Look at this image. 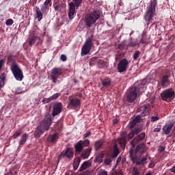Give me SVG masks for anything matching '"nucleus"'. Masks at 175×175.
I'll return each instance as SVG.
<instances>
[{
	"label": "nucleus",
	"mask_w": 175,
	"mask_h": 175,
	"mask_svg": "<svg viewBox=\"0 0 175 175\" xmlns=\"http://www.w3.org/2000/svg\"><path fill=\"white\" fill-rule=\"evenodd\" d=\"M75 7L79 8L83 3V0H73Z\"/></svg>",
	"instance_id": "72a5a7b5"
},
{
	"label": "nucleus",
	"mask_w": 175,
	"mask_h": 175,
	"mask_svg": "<svg viewBox=\"0 0 175 175\" xmlns=\"http://www.w3.org/2000/svg\"><path fill=\"white\" fill-rule=\"evenodd\" d=\"M62 61H63V62H65V61H66V59H68V57H66V55H62L60 57Z\"/></svg>",
	"instance_id": "6e6d98bb"
},
{
	"label": "nucleus",
	"mask_w": 175,
	"mask_h": 175,
	"mask_svg": "<svg viewBox=\"0 0 175 175\" xmlns=\"http://www.w3.org/2000/svg\"><path fill=\"white\" fill-rule=\"evenodd\" d=\"M56 128L58 129V131H61V129H62V124L58 123L56 126Z\"/></svg>",
	"instance_id": "13d9d810"
},
{
	"label": "nucleus",
	"mask_w": 175,
	"mask_h": 175,
	"mask_svg": "<svg viewBox=\"0 0 175 175\" xmlns=\"http://www.w3.org/2000/svg\"><path fill=\"white\" fill-rule=\"evenodd\" d=\"M91 166V162L90 161H84L79 168V172H83L85 169H88Z\"/></svg>",
	"instance_id": "b1692460"
},
{
	"label": "nucleus",
	"mask_w": 175,
	"mask_h": 175,
	"mask_svg": "<svg viewBox=\"0 0 175 175\" xmlns=\"http://www.w3.org/2000/svg\"><path fill=\"white\" fill-rule=\"evenodd\" d=\"M23 132L21 131V130H19L18 131H16L13 135L12 137L13 139H17V137H18V136H20V135H21Z\"/></svg>",
	"instance_id": "a19ab883"
},
{
	"label": "nucleus",
	"mask_w": 175,
	"mask_h": 175,
	"mask_svg": "<svg viewBox=\"0 0 175 175\" xmlns=\"http://www.w3.org/2000/svg\"><path fill=\"white\" fill-rule=\"evenodd\" d=\"M49 3H51V0H46L44 3V5L47 6Z\"/></svg>",
	"instance_id": "4d7b16f0"
},
{
	"label": "nucleus",
	"mask_w": 175,
	"mask_h": 175,
	"mask_svg": "<svg viewBox=\"0 0 175 175\" xmlns=\"http://www.w3.org/2000/svg\"><path fill=\"white\" fill-rule=\"evenodd\" d=\"M140 51H136L133 55V59L134 61H136V59H137L139 58V57H140Z\"/></svg>",
	"instance_id": "f704fd0d"
},
{
	"label": "nucleus",
	"mask_w": 175,
	"mask_h": 175,
	"mask_svg": "<svg viewBox=\"0 0 175 175\" xmlns=\"http://www.w3.org/2000/svg\"><path fill=\"white\" fill-rule=\"evenodd\" d=\"M28 137H29V135L27 133L22 135L19 141V146H23V144H25V143H27V140H28Z\"/></svg>",
	"instance_id": "4be33fe9"
},
{
	"label": "nucleus",
	"mask_w": 175,
	"mask_h": 175,
	"mask_svg": "<svg viewBox=\"0 0 175 175\" xmlns=\"http://www.w3.org/2000/svg\"><path fill=\"white\" fill-rule=\"evenodd\" d=\"M68 106L69 107H74V109L80 107L81 106V100L78 98H71L69 100Z\"/></svg>",
	"instance_id": "2eb2a0df"
},
{
	"label": "nucleus",
	"mask_w": 175,
	"mask_h": 175,
	"mask_svg": "<svg viewBox=\"0 0 175 175\" xmlns=\"http://www.w3.org/2000/svg\"><path fill=\"white\" fill-rule=\"evenodd\" d=\"M175 92L174 91L167 89L164 90L161 94V96L163 100H165L166 102H170L174 99Z\"/></svg>",
	"instance_id": "9d476101"
},
{
	"label": "nucleus",
	"mask_w": 175,
	"mask_h": 175,
	"mask_svg": "<svg viewBox=\"0 0 175 175\" xmlns=\"http://www.w3.org/2000/svg\"><path fill=\"white\" fill-rule=\"evenodd\" d=\"M59 96V94L55 93V94L51 96V98L52 99V100H55V99H58Z\"/></svg>",
	"instance_id": "49530a36"
},
{
	"label": "nucleus",
	"mask_w": 175,
	"mask_h": 175,
	"mask_svg": "<svg viewBox=\"0 0 175 175\" xmlns=\"http://www.w3.org/2000/svg\"><path fill=\"white\" fill-rule=\"evenodd\" d=\"M91 136V131H88L86 133L83 135V139H86V137H89Z\"/></svg>",
	"instance_id": "5fc2aeb1"
},
{
	"label": "nucleus",
	"mask_w": 175,
	"mask_h": 175,
	"mask_svg": "<svg viewBox=\"0 0 175 175\" xmlns=\"http://www.w3.org/2000/svg\"><path fill=\"white\" fill-rule=\"evenodd\" d=\"M37 2H38V0H31L32 6H35Z\"/></svg>",
	"instance_id": "0e129e2a"
},
{
	"label": "nucleus",
	"mask_w": 175,
	"mask_h": 175,
	"mask_svg": "<svg viewBox=\"0 0 175 175\" xmlns=\"http://www.w3.org/2000/svg\"><path fill=\"white\" fill-rule=\"evenodd\" d=\"M79 142H81V144L83 148L88 147L90 146V140H88V139H85L83 141L80 140Z\"/></svg>",
	"instance_id": "2f4dec72"
},
{
	"label": "nucleus",
	"mask_w": 175,
	"mask_h": 175,
	"mask_svg": "<svg viewBox=\"0 0 175 175\" xmlns=\"http://www.w3.org/2000/svg\"><path fill=\"white\" fill-rule=\"evenodd\" d=\"M51 100H53L51 97L44 98L42 100V103H49V102H51Z\"/></svg>",
	"instance_id": "a18cd8bd"
},
{
	"label": "nucleus",
	"mask_w": 175,
	"mask_h": 175,
	"mask_svg": "<svg viewBox=\"0 0 175 175\" xmlns=\"http://www.w3.org/2000/svg\"><path fill=\"white\" fill-rule=\"evenodd\" d=\"M158 5L157 0H150L149 2V5L146 8V12L144 14L145 21H147V25H150L151 21H152V18L155 14V9L157 5Z\"/></svg>",
	"instance_id": "7ed1b4c3"
},
{
	"label": "nucleus",
	"mask_w": 175,
	"mask_h": 175,
	"mask_svg": "<svg viewBox=\"0 0 175 175\" xmlns=\"http://www.w3.org/2000/svg\"><path fill=\"white\" fill-rule=\"evenodd\" d=\"M53 124V118L50 113H46L44 119L40 123L34 132V137L39 139L42 135L50 129V126Z\"/></svg>",
	"instance_id": "f03ea898"
},
{
	"label": "nucleus",
	"mask_w": 175,
	"mask_h": 175,
	"mask_svg": "<svg viewBox=\"0 0 175 175\" xmlns=\"http://www.w3.org/2000/svg\"><path fill=\"white\" fill-rule=\"evenodd\" d=\"M129 68V62L126 58L122 59L118 64V71L119 73H124Z\"/></svg>",
	"instance_id": "9b49d317"
},
{
	"label": "nucleus",
	"mask_w": 175,
	"mask_h": 175,
	"mask_svg": "<svg viewBox=\"0 0 175 175\" xmlns=\"http://www.w3.org/2000/svg\"><path fill=\"white\" fill-rule=\"evenodd\" d=\"M169 75H164L161 80V86L165 88V87H167V85H169L170 81H169Z\"/></svg>",
	"instance_id": "6ab92c4d"
},
{
	"label": "nucleus",
	"mask_w": 175,
	"mask_h": 175,
	"mask_svg": "<svg viewBox=\"0 0 175 175\" xmlns=\"http://www.w3.org/2000/svg\"><path fill=\"white\" fill-rule=\"evenodd\" d=\"M92 173H94V170H87L85 172L81 173L79 175H91L92 174Z\"/></svg>",
	"instance_id": "58836bf2"
},
{
	"label": "nucleus",
	"mask_w": 175,
	"mask_h": 175,
	"mask_svg": "<svg viewBox=\"0 0 175 175\" xmlns=\"http://www.w3.org/2000/svg\"><path fill=\"white\" fill-rule=\"evenodd\" d=\"M118 154H120V149L116 144L113 145V152L111 155V158H117L118 157Z\"/></svg>",
	"instance_id": "bb28decb"
},
{
	"label": "nucleus",
	"mask_w": 175,
	"mask_h": 175,
	"mask_svg": "<svg viewBox=\"0 0 175 175\" xmlns=\"http://www.w3.org/2000/svg\"><path fill=\"white\" fill-rule=\"evenodd\" d=\"M92 38L89 37L86 39L84 45L81 49V55H87L91 51V49H92Z\"/></svg>",
	"instance_id": "1a4fd4ad"
},
{
	"label": "nucleus",
	"mask_w": 175,
	"mask_h": 175,
	"mask_svg": "<svg viewBox=\"0 0 175 175\" xmlns=\"http://www.w3.org/2000/svg\"><path fill=\"white\" fill-rule=\"evenodd\" d=\"M68 6H69V12H68L69 19L73 20V18H75V16L76 15V7L75 6V3H73V2L69 3Z\"/></svg>",
	"instance_id": "dca6fc26"
},
{
	"label": "nucleus",
	"mask_w": 175,
	"mask_h": 175,
	"mask_svg": "<svg viewBox=\"0 0 175 175\" xmlns=\"http://www.w3.org/2000/svg\"><path fill=\"white\" fill-rule=\"evenodd\" d=\"M136 122H135V121H131V122H129V128H130V129H133V128H135V125H136Z\"/></svg>",
	"instance_id": "de8ad7c7"
},
{
	"label": "nucleus",
	"mask_w": 175,
	"mask_h": 175,
	"mask_svg": "<svg viewBox=\"0 0 175 175\" xmlns=\"http://www.w3.org/2000/svg\"><path fill=\"white\" fill-rule=\"evenodd\" d=\"M6 79V75L3 72L0 76V91L2 90L3 85H5V80Z\"/></svg>",
	"instance_id": "c85d7f7f"
},
{
	"label": "nucleus",
	"mask_w": 175,
	"mask_h": 175,
	"mask_svg": "<svg viewBox=\"0 0 175 175\" xmlns=\"http://www.w3.org/2000/svg\"><path fill=\"white\" fill-rule=\"evenodd\" d=\"M40 10L42 12V13H44V12H46V10H49V7H47L46 5H42V6H41Z\"/></svg>",
	"instance_id": "603ef678"
},
{
	"label": "nucleus",
	"mask_w": 175,
	"mask_h": 175,
	"mask_svg": "<svg viewBox=\"0 0 175 175\" xmlns=\"http://www.w3.org/2000/svg\"><path fill=\"white\" fill-rule=\"evenodd\" d=\"M98 175H107V171H102L101 172L99 173Z\"/></svg>",
	"instance_id": "e2e57ef3"
},
{
	"label": "nucleus",
	"mask_w": 175,
	"mask_h": 175,
	"mask_svg": "<svg viewBox=\"0 0 175 175\" xmlns=\"http://www.w3.org/2000/svg\"><path fill=\"white\" fill-rule=\"evenodd\" d=\"M53 7L55 9V12H61L63 9L66 8V4L64 3H61L60 4H56L54 3Z\"/></svg>",
	"instance_id": "a211bd4d"
},
{
	"label": "nucleus",
	"mask_w": 175,
	"mask_h": 175,
	"mask_svg": "<svg viewBox=\"0 0 175 175\" xmlns=\"http://www.w3.org/2000/svg\"><path fill=\"white\" fill-rule=\"evenodd\" d=\"M14 21L13 19H8L5 22L6 25L10 26L13 24Z\"/></svg>",
	"instance_id": "8fccbe9b"
},
{
	"label": "nucleus",
	"mask_w": 175,
	"mask_h": 175,
	"mask_svg": "<svg viewBox=\"0 0 175 175\" xmlns=\"http://www.w3.org/2000/svg\"><path fill=\"white\" fill-rule=\"evenodd\" d=\"M155 166V163L154 161H151L150 163L149 164V167H154Z\"/></svg>",
	"instance_id": "680f3d73"
},
{
	"label": "nucleus",
	"mask_w": 175,
	"mask_h": 175,
	"mask_svg": "<svg viewBox=\"0 0 175 175\" xmlns=\"http://www.w3.org/2000/svg\"><path fill=\"white\" fill-rule=\"evenodd\" d=\"M5 175H14V174H13V172H10L5 174Z\"/></svg>",
	"instance_id": "338daca9"
},
{
	"label": "nucleus",
	"mask_w": 175,
	"mask_h": 175,
	"mask_svg": "<svg viewBox=\"0 0 175 175\" xmlns=\"http://www.w3.org/2000/svg\"><path fill=\"white\" fill-rule=\"evenodd\" d=\"M103 87H110L111 85V79L109 77H105L102 81Z\"/></svg>",
	"instance_id": "393cba45"
},
{
	"label": "nucleus",
	"mask_w": 175,
	"mask_h": 175,
	"mask_svg": "<svg viewBox=\"0 0 175 175\" xmlns=\"http://www.w3.org/2000/svg\"><path fill=\"white\" fill-rule=\"evenodd\" d=\"M154 132H161V128H155L154 129Z\"/></svg>",
	"instance_id": "69168bd1"
},
{
	"label": "nucleus",
	"mask_w": 175,
	"mask_h": 175,
	"mask_svg": "<svg viewBox=\"0 0 175 175\" xmlns=\"http://www.w3.org/2000/svg\"><path fill=\"white\" fill-rule=\"evenodd\" d=\"M166 147L165 146H159L158 148V151L159 152H163V151H165Z\"/></svg>",
	"instance_id": "3c124183"
},
{
	"label": "nucleus",
	"mask_w": 175,
	"mask_h": 175,
	"mask_svg": "<svg viewBox=\"0 0 175 175\" xmlns=\"http://www.w3.org/2000/svg\"><path fill=\"white\" fill-rule=\"evenodd\" d=\"M139 43L142 44H147V39H146V37L142 36V38L140 39Z\"/></svg>",
	"instance_id": "79ce46f5"
},
{
	"label": "nucleus",
	"mask_w": 175,
	"mask_h": 175,
	"mask_svg": "<svg viewBox=\"0 0 175 175\" xmlns=\"http://www.w3.org/2000/svg\"><path fill=\"white\" fill-rule=\"evenodd\" d=\"M57 139H58V133H55L53 135H49L48 137V142L50 143H54Z\"/></svg>",
	"instance_id": "c756f323"
},
{
	"label": "nucleus",
	"mask_w": 175,
	"mask_h": 175,
	"mask_svg": "<svg viewBox=\"0 0 175 175\" xmlns=\"http://www.w3.org/2000/svg\"><path fill=\"white\" fill-rule=\"evenodd\" d=\"M62 111V103H56L54 104L53 107L52 116L53 117H55V116H58V114H61Z\"/></svg>",
	"instance_id": "4468645a"
},
{
	"label": "nucleus",
	"mask_w": 175,
	"mask_h": 175,
	"mask_svg": "<svg viewBox=\"0 0 175 175\" xmlns=\"http://www.w3.org/2000/svg\"><path fill=\"white\" fill-rule=\"evenodd\" d=\"M174 126V122H170L168 124H165L163 128L164 135H169L172 132V129Z\"/></svg>",
	"instance_id": "f3484780"
},
{
	"label": "nucleus",
	"mask_w": 175,
	"mask_h": 175,
	"mask_svg": "<svg viewBox=\"0 0 175 175\" xmlns=\"http://www.w3.org/2000/svg\"><path fill=\"white\" fill-rule=\"evenodd\" d=\"M117 175H124L121 171L118 172Z\"/></svg>",
	"instance_id": "774afa93"
},
{
	"label": "nucleus",
	"mask_w": 175,
	"mask_h": 175,
	"mask_svg": "<svg viewBox=\"0 0 175 175\" xmlns=\"http://www.w3.org/2000/svg\"><path fill=\"white\" fill-rule=\"evenodd\" d=\"M158 120H159V116H158V114H156L151 117L152 122H155V121H158Z\"/></svg>",
	"instance_id": "ea45409f"
},
{
	"label": "nucleus",
	"mask_w": 175,
	"mask_h": 175,
	"mask_svg": "<svg viewBox=\"0 0 175 175\" xmlns=\"http://www.w3.org/2000/svg\"><path fill=\"white\" fill-rule=\"evenodd\" d=\"M4 64H5V60L1 59L0 60V69H2V67L3 66Z\"/></svg>",
	"instance_id": "bf43d9fd"
},
{
	"label": "nucleus",
	"mask_w": 175,
	"mask_h": 175,
	"mask_svg": "<svg viewBox=\"0 0 175 175\" xmlns=\"http://www.w3.org/2000/svg\"><path fill=\"white\" fill-rule=\"evenodd\" d=\"M102 146H103V142H102V140L96 141L94 143V147L96 151H98V150H100V148H102Z\"/></svg>",
	"instance_id": "7c9ffc66"
},
{
	"label": "nucleus",
	"mask_w": 175,
	"mask_h": 175,
	"mask_svg": "<svg viewBox=\"0 0 175 175\" xmlns=\"http://www.w3.org/2000/svg\"><path fill=\"white\" fill-rule=\"evenodd\" d=\"M91 151H92V148H88L83 150L81 154V157L83 158V159H87L88 157H90L91 154Z\"/></svg>",
	"instance_id": "aec40b11"
},
{
	"label": "nucleus",
	"mask_w": 175,
	"mask_h": 175,
	"mask_svg": "<svg viewBox=\"0 0 175 175\" xmlns=\"http://www.w3.org/2000/svg\"><path fill=\"white\" fill-rule=\"evenodd\" d=\"M154 100H155V96L146 100V102L138 109V111L140 113L142 117H146V116L150 114V111L151 109H152V103H154Z\"/></svg>",
	"instance_id": "39448f33"
},
{
	"label": "nucleus",
	"mask_w": 175,
	"mask_h": 175,
	"mask_svg": "<svg viewBox=\"0 0 175 175\" xmlns=\"http://www.w3.org/2000/svg\"><path fill=\"white\" fill-rule=\"evenodd\" d=\"M104 163H105V165H109V163H111V159H109V158L105 159L104 161Z\"/></svg>",
	"instance_id": "864d4df0"
},
{
	"label": "nucleus",
	"mask_w": 175,
	"mask_h": 175,
	"mask_svg": "<svg viewBox=\"0 0 175 175\" xmlns=\"http://www.w3.org/2000/svg\"><path fill=\"white\" fill-rule=\"evenodd\" d=\"M141 131H142V129L140 128L134 129L132 130L134 135H137L138 133H140Z\"/></svg>",
	"instance_id": "c03bdc74"
},
{
	"label": "nucleus",
	"mask_w": 175,
	"mask_h": 175,
	"mask_svg": "<svg viewBox=\"0 0 175 175\" xmlns=\"http://www.w3.org/2000/svg\"><path fill=\"white\" fill-rule=\"evenodd\" d=\"M96 62H98V58L93 57L90 59V66H94V65H95L96 64Z\"/></svg>",
	"instance_id": "473e14b6"
},
{
	"label": "nucleus",
	"mask_w": 175,
	"mask_h": 175,
	"mask_svg": "<svg viewBox=\"0 0 175 175\" xmlns=\"http://www.w3.org/2000/svg\"><path fill=\"white\" fill-rule=\"evenodd\" d=\"M146 137V133H142L135 137L131 142V144L132 146V148L129 150L130 159L132 161L133 163H136L138 166H144L146 163H147V157H143L142 159V156L144 152H146V144L141 143L136 146L137 143L144 140ZM136 146V147H135ZM135 149H133L135 148ZM133 152H135V156L133 155Z\"/></svg>",
	"instance_id": "f257e3e1"
},
{
	"label": "nucleus",
	"mask_w": 175,
	"mask_h": 175,
	"mask_svg": "<svg viewBox=\"0 0 175 175\" xmlns=\"http://www.w3.org/2000/svg\"><path fill=\"white\" fill-rule=\"evenodd\" d=\"M118 49H119V50H124V49H125V44L123 42L119 44L118 45Z\"/></svg>",
	"instance_id": "09e8293b"
},
{
	"label": "nucleus",
	"mask_w": 175,
	"mask_h": 175,
	"mask_svg": "<svg viewBox=\"0 0 175 175\" xmlns=\"http://www.w3.org/2000/svg\"><path fill=\"white\" fill-rule=\"evenodd\" d=\"M83 145L81 144V142L79 141L75 146V152H81L83 150Z\"/></svg>",
	"instance_id": "a878e982"
},
{
	"label": "nucleus",
	"mask_w": 175,
	"mask_h": 175,
	"mask_svg": "<svg viewBox=\"0 0 175 175\" xmlns=\"http://www.w3.org/2000/svg\"><path fill=\"white\" fill-rule=\"evenodd\" d=\"M97 62H98L99 65H105V61L100 59V60H97Z\"/></svg>",
	"instance_id": "052dcab7"
},
{
	"label": "nucleus",
	"mask_w": 175,
	"mask_h": 175,
	"mask_svg": "<svg viewBox=\"0 0 175 175\" xmlns=\"http://www.w3.org/2000/svg\"><path fill=\"white\" fill-rule=\"evenodd\" d=\"M132 175H140L139 170L136 167H133Z\"/></svg>",
	"instance_id": "c9c22d12"
},
{
	"label": "nucleus",
	"mask_w": 175,
	"mask_h": 175,
	"mask_svg": "<svg viewBox=\"0 0 175 175\" xmlns=\"http://www.w3.org/2000/svg\"><path fill=\"white\" fill-rule=\"evenodd\" d=\"M62 68H54L51 70V75L50 76L52 79V83L55 84L57 83V80L59 78V76L62 75Z\"/></svg>",
	"instance_id": "f8f14e48"
},
{
	"label": "nucleus",
	"mask_w": 175,
	"mask_h": 175,
	"mask_svg": "<svg viewBox=\"0 0 175 175\" xmlns=\"http://www.w3.org/2000/svg\"><path fill=\"white\" fill-rule=\"evenodd\" d=\"M99 18H100V12L99 10H94L85 15V25H87L88 28H91Z\"/></svg>",
	"instance_id": "20e7f679"
},
{
	"label": "nucleus",
	"mask_w": 175,
	"mask_h": 175,
	"mask_svg": "<svg viewBox=\"0 0 175 175\" xmlns=\"http://www.w3.org/2000/svg\"><path fill=\"white\" fill-rule=\"evenodd\" d=\"M135 136L133 131H131V133L127 135L126 131H122L120 134V137L118 139V142L122 148H125L127 143V139H132Z\"/></svg>",
	"instance_id": "6e6552de"
},
{
	"label": "nucleus",
	"mask_w": 175,
	"mask_h": 175,
	"mask_svg": "<svg viewBox=\"0 0 175 175\" xmlns=\"http://www.w3.org/2000/svg\"><path fill=\"white\" fill-rule=\"evenodd\" d=\"M133 120L138 124V122H140V121H142V115L140 114L137 116Z\"/></svg>",
	"instance_id": "e433bc0d"
},
{
	"label": "nucleus",
	"mask_w": 175,
	"mask_h": 175,
	"mask_svg": "<svg viewBox=\"0 0 175 175\" xmlns=\"http://www.w3.org/2000/svg\"><path fill=\"white\" fill-rule=\"evenodd\" d=\"M140 92L139 87H131L129 89L126 93V100L129 103H133L137 98V94Z\"/></svg>",
	"instance_id": "423d86ee"
},
{
	"label": "nucleus",
	"mask_w": 175,
	"mask_h": 175,
	"mask_svg": "<svg viewBox=\"0 0 175 175\" xmlns=\"http://www.w3.org/2000/svg\"><path fill=\"white\" fill-rule=\"evenodd\" d=\"M36 42L39 43L40 42V37L39 36H33L29 41V46H32L33 44H35Z\"/></svg>",
	"instance_id": "5701e85b"
},
{
	"label": "nucleus",
	"mask_w": 175,
	"mask_h": 175,
	"mask_svg": "<svg viewBox=\"0 0 175 175\" xmlns=\"http://www.w3.org/2000/svg\"><path fill=\"white\" fill-rule=\"evenodd\" d=\"M75 153L73 152V148H67L66 150H63L58 157L59 161L62 158H68V159H73Z\"/></svg>",
	"instance_id": "ddd939ff"
},
{
	"label": "nucleus",
	"mask_w": 175,
	"mask_h": 175,
	"mask_svg": "<svg viewBox=\"0 0 175 175\" xmlns=\"http://www.w3.org/2000/svg\"><path fill=\"white\" fill-rule=\"evenodd\" d=\"M80 162H81V157H77L74 159L73 167L75 170H77L79 166L80 165Z\"/></svg>",
	"instance_id": "cd10ccee"
},
{
	"label": "nucleus",
	"mask_w": 175,
	"mask_h": 175,
	"mask_svg": "<svg viewBox=\"0 0 175 175\" xmlns=\"http://www.w3.org/2000/svg\"><path fill=\"white\" fill-rule=\"evenodd\" d=\"M36 18H38V21H40L43 19V12L40 10L39 7H36Z\"/></svg>",
	"instance_id": "412c9836"
},
{
	"label": "nucleus",
	"mask_w": 175,
	"mask_h": 175,
	"mask_svg": "<svg viewBox=\"0 0 175 175\" xmlns=\"http://www.w3.org/2000/svg\"><path fill=\"white\" fill-rule=\"evenodd\" d=\"M135 46H137V42L132 41V40L128 43L129 47H135Z\"/></svg>",
	"instance_id": "37998d69"
},
{
	"label": "nucleus",
	"mask_w": 175,
	"mask_h": 175,
	"mask_svg": "<svg viewBox=\"0 0 175 175\" xmlns=\"http://www.w3.org/2000/svg\"><path fill=\"white\" fill-rule=\"evenodd\" d=\"M8 62H14L13 64H16V61H14V57L13 55H10L8 56Z\"/></svg>",
	"instance_id": "4c0bfd02"
},
{
	"label": "nucleus",
	"mask_w": 175,
	"mask_h": 175,
	"mask_svg": "<svg viewBox=\"0 0 175 175\" xmlns=\"http://www.w3.org/2000/svg\"><path fill=\"white\" fill-rule=\"evenodd\" d=\"M10 69L16 80L18 81H22L24 79V74L23 73L21 68L18 67V65L14 63L11 66Z\"/></svg>",
	"instance_id": "0eeeda50"
}]
</instances>
